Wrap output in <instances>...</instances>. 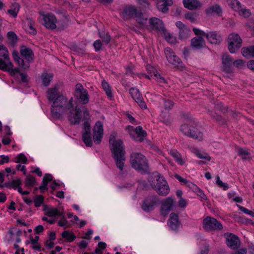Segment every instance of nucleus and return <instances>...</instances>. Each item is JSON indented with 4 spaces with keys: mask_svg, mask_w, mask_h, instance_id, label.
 Instances as JSON below:
<instances>
[{
    "mask_svg": "<svg viewBox=\"0 0 254 254\" xmlns=\"http://www.w3.org/2000/svg\"><path fill=\"white\" fill-rule=\"evenodd\" d=\"M74 111L72 98L68 100L64 96H61L51 105V112L54 118L59 119L66 116L71 124H79L80 111L76 110L75 114H73Z\"/></svg>",
    "mask_w": 254,
    "mask_h": 254,
    "instance_id": "1",
    "label": "nucleus"
},
{
    "mask_svg": "<svg viewBox=\"0 0 254 254\" xmlns=\"http://www.w3.org/2000/svg\"><path fill=\"white\" fill-rule=\"evenodd\" d=\"M109 143L116 165L120 171H122L126 160V151L123 142L121 139H116L115 136L112 134L110 137Z\"/></svg>",
    "mask_w": 254,
    "mask_h": 254,
    "instance_id": "2",
    "label": "nucleus"
},
{
    "mask_svg": "<svg viewBox=\"0 0 254 254\" xmlns=\"http://www.w3.org/2000/svg\"><path fill=\"white\" fill-rule=\"evenodd\" d=\"M130 163L134 169L141 173L148 171L149 164L146 157L138 152H132L130 156Z\"/></svg>",
    "mask_w": 254,
    "mask_h": 254,
    "instance_id": "3",
    "label": "nucleus"
},
{
    "mask_svg": "<svg viewBox=\"0 0 254 254\" xmlns=\"http://www.w3.org/2000/svg\"><path fill=\"white\" fill-rule=\"evenodd\" d=\"M181 132L185 135L197 139H203V132L197 127L196 124L191 121H187L180 127Z\"/></svg>",
    "mask_w": 254,
    "mask_h": 254,
    "instance_id": "4",
    "label": "nucleus"
},
{
    "mask_svg": "<svg viewBox=\"0 0 254 254\" xmlns=\"http://www.w3.org/2000/svg\"><path fill=\"white\" fill-rule=\"evenodd\" d=\"M181 132L185 135L197 139H203V132L197 127L196 124L191 121H187L180 127Z\"/></svg>",
    "mask_w": 254,
    "mask_h": 254,
    "instance_id": "5",
    "label": "nucleus"
},
{
    "mask_svg": "<svg viewBox=\"0 0 254 254\" xmlns=\"http://www.w3.org/2000/svg\"><path fill=\"white\" fill-rule=\"evenodd\" d=\"M151 179L150 185L159 195L166 196L169 193V186L164 177L155 176Z\"/></svg>",
    "mask_w": 254,
    "mask_h": 254,
    "instance_id": "6",
    "label": "nucleus"
},
{
    "mask_svg": "<svg viewBox=\"0 0 254 254\" xmlns=\"http://www.w3.org/2000/svg\"><path fill=\"white\" fill-rule=\"evenodd\" d=\"M74 96L79 103L85 105L89 102V96L87 90L80 83L75 85Z\"/></svg>",
    "mask_w": 254,
    "mask_h": 254,
    "instance_id": "7",
    "label": "nucleus"
},
{
    "mask_svg": "<svg viewBox=\"0 0 254 254\" xmlns=\"http://www.w3.org/2000/svg\"><path fill=\"white\" fill-rule=\"evenodd\" d=\"M242 40L237 34L232 33L228 37V49L231 53H234L241 47Z\"/></svg>",
    "mask_w": 254,
    "mask_h": 254,
    "instance_id": "8",
    "label": "nucleus"
},
{
    "mask_svg": "<svg viewBox=\"0 0 254 254\" xmlns=\"http://www.w3.org/2000/svg\"><path fill=\"white\" fill-rule=\"evenodd\" d=\"M193 31L196 35L205 36L211 44H217L220 43L221 41L220 36L216 32L211 31L208 33H206L199 29L195 28L193 29Z\"/></svg>",
    "mask_w": 254,
    "mask_h": 254,
    "instance_id": "9",
    "label": "nucleus"
},
{
    "mask_svg": "<svg viewBox=\"0 0 254 254\" xmlns=\"http://www.w3.org/2000/svg\"><path fill=\"white\" fill-rule=\"evenodd\" d=\"M203 228L207 231L220 230L222 229V225L216 219L207 217L203 221Z\"/></svg>",
    "mask_w": 254,
    "mask_h": 254,
    "instance_id": "10",
    "label": "nucleus"
},
{
    "mask_svg": "<svg viewBox=\"0 0 254 254\" xmlns=\"http://www.w3.org/2000/svg\"><path fill=\"white\" fill-rule=\"evenodd\" d=\"M11 68L12 63L9 61L8 52L3 45H0V69Z\"/></svg>",
    "mask_w": 254,
    "mask_h": 254,
    "instance_id": "11",
    "label": "nucleus"
},
{
    "mask_svg": "<svg viewBox=\"0 0 254 254\" xmlns=\"http://www.w3.org/2000/svg\"><path fill=\"white\" fill-rule=\"evenodd\" d=\"M159 198L156 195H150L146 197L141 205L142 209L145 212L152 210L158 204Z\"/></svg>",
    "mask_w": 254,
    "mask_h": 254,
    "instance_id": "12",
    "label": "nucleus"
},
{
    "mask_svg": "<svg viewBox=\"0 0 254 254\" xmlns=\"http://www.w3.org/2000/svg\"><path fill=\"white\" fill-rule=\"evenodd\" d=\"M164 52L168 61L173 65L177 67H182L183 63L181 59L177 57L171 48L167 47L165 49Z\"/></svg>",
    "mask_w": 254,
    "mask_h": 254,
    "instance_id": "13",
    "label": "nucleus"
},
{
    "mask_svg": "<svg viewBox=\"0 0 254 254\" xmlns=\"http://www.w3.org/2000/svg\"><path fill=\"white\" fill-rule=\"evenodd\" d=\"M93 138L94 142L96 144H100L101 142L103 134V125L100 121L96 123L93 128Z\"/></svg>",
    "mask_w": 254,
    "mask_h": 254,
    "instance_id": "14",
    "label": "nucleus"
},
{
    "mask_svg": "<svg viewBox=\"0 0 254 254\" xmlns=\"http://www.w3.org/2000/svg\"><path fill=\"white\" fill-rule=\"evenodd\" d=\"M129 91L131 97L142 109L144 110L147 108V105L138 89L132 87Z\"/></svg>",
    "mask_w": 254,
    "mask_h": 254,
    "instance_id": "15",
    "label": "nucleus"
},
{
    "mask_svg": "<svg viewBox=\"0 0 254 254\" xmlns=\"http://www.w3.org/2000/svg\"><path fill=\"white\" fill-rule=\"evenodd\" d=\"M129 135L135 140L141 142L146 136L147 133L143 130L141 126H138L135 128L131 127V129L129 131Z\"/></svg>",
    "mask_w": 254,
    "mask_h": 254,
    "instance_id": "16",
    "label": "nucleus"
},
{
    "mask_svg": "<svg viewBox=\"0 0 254 254\" xmlns=\"http://www.w3.org/2000/svg\"><path fill=\"white\" fill-rule=\"evenodd\" d=\"M225 238L226 240V244L228 247L232 249H237L240 245V241L239 238L236 235L232 234L226 233L224 234Z\"/></svg>",
    "mask_w": 254,
    "mask_h": 254,
    "instance_id": "17",
    "label": "nucleus"
},
{
    "mask_svg": "<svg viewBox=\"0 0 254 254\" xmlns=\"http://www.w3.org/2000/svg\"><path fill=\"white\" fill-rule=\"evenodd\" d=\"M84 132L82 133V140L86 146L90 147L92 145V140L91 137L90 125L88 121H84L83 125Z\"/></svg>",
    "mask_w": 254,
    "mask_h": 254,
    "instance_id": "18",
    "label": "nucleus"
},
{
    "mask_svg": "<svg viewBox=\"0 0 254 254\" xmlns=\"http://www.w3.org/2000/svg\"><path fill=\"white\" fill-rule=\"evenodd\" d=\"M176 26L179 29V37L182 41L187 39L190 36L191 30L181 21H177Z\"/></svg>",
    "mask_w": 254,
    "mask_h": 254,
    "instance_id": "19",
    "label": "nucleus"
},
{
    "mask_svg": "<svg viewBox=\"0 0 254 254\" xmlns=\"http://www.w3.org/2000/svg\"><path fill=\"white\" fill-rule=\"evenodd\" d=\"M174 205V200L171 197H167L163 199L161 206V214L163 216L168 215L169 212L172 210Z\"/></svg>",
    "mask_w": 254,
    "mask_h": 254,
    "instance_id": "20",
    "label": "nucleus"
},
{
    "mask_svg": "<svg viewBox=\"0 0 254 254\" xmlns=\"http://www.w3.org/2000/svg\"><path fill=\"white\" fill-rule=\"evenodd\" d=\"M148 29H155L158 31H162L163 32L166 29L164 28L163 22L161 20L156 18L152 17L148 21Z\"/></svg>",
    "mask_w": 254,
    "mask_h": 254,
    "instance_id": "21",
    "label": "nucleus"
},
{
    "mask_svg": "<svg viewBox=\"0 0 254 254\" xmlns=\"http://www.w3.org/2000/svg\"><path fill=\"white\" fill-rule=\"evenodd\" d=\"M43 19V24L47 28L54 29L56 28L57 19L52 14H41Z\"/></svg>",
    "mask_w": 254,
    "mask_h": 254,
    "instance_id": "22",
    "label": "nucleus"
},
{
    "mask_svg": "<svg viewBox=\"0 0 254 254\" xmlns=\"http://www.w3.org/2000/svg\"><path fill=\"white\" fill-rule=\"evenodd\" d=\"M139 10L135 6L132 5H127L124 7L122 12V15L125 19H130L135 17Z\"/></svg>",
    "mask_w": 254,
    "mask_h": 254,
    "instance_id": "23",
    "label": "nucleus"
},
{
    "mask_svg": "<svg viewBox=\"0 0 254 254\" xmlns=\"http://www.w3.org/2000/svg\"><path fill=\"white\" fill-rule=\"evenodd\" d=\"M61 96H64L61 94L59 90V86H55L54 87L49 88L47 92V97L49 101L54 102L57 100Z\"/></svg>",
    "mask_w": 254,
    "mask_h": 254,
    "instance_id": "24",
    "label": "nucleus"
},
{
    "mask_svg": "<svg viewBox=\"0 0 254 254\" xmlns=\"http://www.w3.org/2000/svg\"><path fill=\"white\" fill-rule=\"evenodd\" d=\"M233 59L228 55H223L222 57V63L223 69L226 72H232V65Z\"/></svg>",
    "mask_w": 254,
    "mask_h": 254,
    "instance_id": "25",
    "label": "nucleus"
},
{
    "mask_svg": "<svg viewBox=\"0 0 254 254\" xmlns=\"http://www.w3.org/2000/svg\"><path fill=\"white\" fill-rule=\"evenodd\" d=\"M20 54L23 61L25 60L27 63L25 64L29 65V63L32 61L34 55L32 51L25 46H22L20 50Z\"/></svg>",
    "mask_w": 254,
    "mask_h": 254,
    "instance_id": "26",
    "label": "nucleus"
},
{
    "mask_svg": "<svg viewBox=\"0 0 254 254\" xmlns=\"http://www.w3.org/2000/svg\"><path fill=\"white\" fill-rule=\"evenodd\" d=\"M172 4V0H157L156 3L158 9L163 13L168 12V6Z\"/></svg>",
    "mask_w": 254,
    "mask_h": 254,
    "instance_id": "27",
    "label": "nucleus"
},
{
    "mask_svg": "<svg viewBox=\"0 0 254 254\" xmlns=\"http://www.w3.org/2000/svg\"><path fill=\"white\" fill-rule=\"evenodd\" d=\"M134 18L137 23H138L142 28H146V27H148V20L147 18L143 15L141 11L139 10L138 11Z\"/></svg>",
    "mask_w": 254,
    "mask_h": 254,
    "instance_id": "28",
    "label": "nucleus"
},
{
    "mask_svg": "<svg viewBox=\"0 0 254 254\" xmlns=\"http://www.w3.org/2000/svg\"><path fill=\"white\" fill-rule=\"evenodd\" d=\"M168 223L170 229L173 230H177L179 225L178 215L174 213H171Z\"/></svg>",
    "mask_w": 254,
    "mask_h": 254,
    "instance_id": "29",
    "label": "nucleus"
},
{
    "mask_svg": "<svg viewBox=\"0 0 254 254\" xmlns=\"http://www.w3.org/2000/svg\"><path fill=\"white\" fill-rule=\"evenodd\" d=\"M184 7L190 10L195 9L201 6V3L198 0H183Z\"/></svg>",
    "mask_w": 254,
    "mask_h": 254,
    "instance_id": "30",
    "label": "nucleus"
},
{
    "mask_svg": "<svg viewBox=\"0 0 254 254\" xmlns=\"http://www.w3.org/2000/svg\"><path fill=\"white\" fill-rule=\"evenodd\" d=\"M201 36L194 37L191 40V45L195 49H200L205 45V41Z\"/></svg>",
    "mask_w": 254,
    "mask_h": 254,
    "instance_id": "31",
    "label": "nucleus"
},
{
    "mask_svg": "<svg viewBox=\"0 0 254 254\" xmlns=\"http://www.w3.org/2000/svg\"><path fill=\"white\" fill-rule=\"evenodd\" d=\"M222 11V10L220 5L218 4L210 5L205 9V12L207 14L215 13L219 15L221 14Z\"/></svg>",
    "mask_w": 254,
    "mask_h": 254,
    "instance_id": "32",
    "label": "nucleus"
},
{
    "mask_svg": "<svg viewBox=\"0 0 254 254\" xmlns=\"http://www.w3.org/2000/svg\"><path fill=\"white\" fill-rule=\"evenodd\" d=\"M44 211L45 214L49 217L63 216V213L60 212L57 208L48 207L44 209Z\"/></svg>",
    "mask_w": 254,
    "mask_h": 254,
    "instance_id": "33",
    "label": "nucleus"
},
{
    "mask_svg": "<svg viewBox=\"0 0 254 254\" xmlns=\"http://www.w3.org/2000/svg\"><path fill=\"white\" fill-rule=\"evenodd\" d=\"M12 56L14 61L16 62L21 68L24 69L29 68V65L28 64H25L24 62H23V59H22L19 57L17 52L13 51Z\"/></svg>",
    "mask_w": 254,
    "mask_h": 254,
    "instance_id": "34",
    "label": "nucleus"
},
{
    "mask_svg": "<svg viewBox=\"0 0 254 254\" xmlns=\"http://www.w3.org/2000/svg\"><path fill=\"white\" fill-rule=\"evenodd\" d=\"M170 155L172 156L177 163L180 165H183L185 161L182 158L181 154L176 150H171L169 152Z\"/></svg>",
    "mask_w": 254,
    "mask_h": 254,
    "instance_id": "35",
    "label": "nucleus"
},
{
    "mask_svg": "<svg viewBox=\"0 0 254 254\" xmlns=\"http://www.w3.org/2000/svg\"><path fill=\"white\" fill-rule=\"evenodd\" d=\"M20 5L18 3H13L11 4L10 8L7 10V13L12 17L15 18L17 16L19 11Z\"/></svg>",
    "mask_w": 254,
    "mask_h": 254,
    "instance_id": "36",
    "label": "nucleus"
},
{
    "mask_svg": "<svg viewBox=\"0 0 254 254\" xmlns=\"http://www.w3.org/2000/svg\"><path fill=\"white\" fill-rule=\"evenodd\" d=\"M53 77V74L51 73L43 72L41 75V79L43 84L45 86H48Z\"/></svg>",
    "mask_w": 254,
    "mask_h": 254,
    "instance_id": "37",
    "label": "nucleus"
},
{
    "mask_svg": "<svg viewBox=\"0 0 254 254\" xmlns=\"http://www.w3.org/2000/svg\"><path fill=\"white\" fill-rule=\"evenodd\" d=\"M239 9L237 10V12L242 17L244 18H248L251 15V12L250 9L246 8L244 6H242V4L239 7Z\"/></svg>",
    "mask_w": 254,
    "mask_h": 254,
    "instance_id": "38",
    "label": "nucleus"
},
{
    "mask_svg": "<svg viewBox=\"0 0 254 254\" xmlns=\"http://www.w3.org/2000/svg\"><path fill=\"white\" fill-rule=\"evenodd\" d=\"M175 177L180 182L183 183L184 184H185L191 188L192 189L194 190H196L197 189H198V188L193 183L188 181L186 179L183 178L181 176H180L179 175H175Z\"/></svg>",
    "mask_w": 254,
    "mask_h": 254,
    "instance_id": "39",
    "label": "nucleus"
},
{
    "mask_svg": "<svg viewBox=\"0 0 254 254\" xmlns=\"http://www.w3.org/2000/svg\"><path fill=\"white\" fill-rule=\"evenodd\" d=\"M193 152L199 159H204L208 161H210L211 159V157L207 153L205 152H201L200 150L196 148L193 149Z\"/></svg>",
    "mask_w": 254,
    "mask_h": 254,
    "instance_id": "40",
    "label": "nucleus"
},
{
    "mask_svg": "<svg viewBox=\"0 0 254 254\" xmlns=\"http://www.w3.org/2000/svg\"><path fill=\"white\" fill-rule=\"evenodd\" d=\"M102 86L108 98L111 99L113 97L111 88L109 83L105 80L102 82Z\"/></svg>",
    "mask_w": 254,
    "mask_h": 254,
    "instance_id": "41",
    "label": "nucleus"
},
{
    "mask_svg": "<svg viewBox=\"0 0 254 254\" xmlns=\"http://www.w3.org/2000/svg\"><path fill=\"white\" fill-rule=\"evenodd\" d=\"M21 184V180L18 179L17 180H13L11 182H9L4 184L3 186L7 187L9 189H16L18 187H19Z\"/></svg>",
    "mask_w": 254,
    "mask_h": 254,
    "instance_id": "42",
    "label": "nucleus"
},
{
    "mask_svg": "<svg viewBox=\"0 0 254 254\" xmlns=\"http://www.w3.org/2000/svg\"><path fill=\"white\" fill-rule=\"evenodd\" d=\"M62 237L68 242H71L76 239V236L73 233L69 232L67 231H65L63 232L62 234Z\"/></svg>",
    "mask_w": 254,
    "mask_h": 254,
    "instance_id": "43",
    "label": "nucleus"
},
{
    "mask_svg": "<svg viewBox=\"0 0 254 254\" xmlns=\"http://www.w3.org/2000/svg\"><path fill=\"white\" fill-rule=\"evenodd\" d=\"M228 5L234 10L237 11L241 6V2L238 0H227Z\"/></svg>",
    "mask_w": 254,
    "mask_h": 254,
    "instance_id": "44",
    "label": "nucleus"
},
{
    "mask_svg": "<svg viewBox=\"0 0 254 254\" xmlns=\"http://www.w3.org/2000/svg\"><path fill=\"white\" fill-rule=\"evenodd\" d=\"M238 154L242 157L243 159H249L251 158V154L245 148H240L238 150Z\"/></svg>",
    "mask_w": 254,
    "mask_h": 254,
    "instance_id": "45",
    "label": "nucleus"
},
{
    "mask_svg": "<svg viewBox=\"0 0 254 254\" xmlns=\"http://www.w3.org/2000/svg\"><path fill=\"white\" fill-rule=\"evenodd\" d=\"M76 110H79L80 111V114H79V117L81 119V114L83 113V120L85 121H89L90 119V115L87 111V110L85 108H83L82 110L80 109L79 108H75L74 109V111L73 112V114H75V112Z\"/></svg>",
    "mask_w": 254,
    "mask_h": 254,
    "instance_id": "46",
    "label": "nucleus"
},
{
    "mask_svg": "<svg viewBox=\"0 0 254 254\" xmlns=\"http://www.w3.org/2000/svg\"><path fill=\"white\" fill-rule=\"evenodd\" d=\"M164 36L165 37V39L171 44H175L177 42L176 38L172 35H171L169 33H168L166 30H165L163 32Z\"/></svg>",
    "mask_w": 254,
    "mask_h": 254,
    "instance_id": "47",
    "label": "nucleus"
},
{
    "mask_svg": "<svg viewBox=\"0 0 254 254\" xmlns=\"http://www.w3.org/2000/svg\"><path fill=\"white\" fill-rule=\"evenodd\" d=\"M99 36L103 40V41L106 44H108L111 40V37L108 33L104 32H99Z\"/></svg>",
    "mask_w": 254,
    "mask_h": 254,
    "instance_id": "48",
    "label": "nucleus"
},
{
    "mask_svg": "<svg viewBox=\"0 0 254 254\" xmlns=\"http://www.w3.org/2000/svg\"><path fill=\"white\" fill-rule=\"evenodd\" d=\"M35 183L36 181L33 177L30 175H28L26 177L25 181V185L27 187H31L35 185Z\"/></svg>",
    "mask_w": 254,
    "mask_h": 254,
    "instance_id": "49",
    "label": "nucleus"
},
{
    "mask_svg": "<svg viewBox=\"0 0 254 254\" xmlns=\"http://www.w3.org/2000/svg\"><path fill=\"white\" fill-rule=\"evenodd\" d=\"M26 31L32 35H35L37 33L36 29L34 27V24L30 20H28L27 21Z\"/></svg>",
    "mask_w": 254,
    "mask_h": 254,
    "instance_id": "50",
    "label": "nucleus"
},
{
    "mask_svg": "<svg viewBox=\"0 0 254 254\" xmlns=\"http://www.w3.org/2000/svg\"><path fill=\"white\" fill-rule=\"evenodd\" d=\"M14 162L16 163H22V164H27V158L26 156L23 154L20 153L16 157V160Z\"/></svg>",
    "mask_w": 254,
    "mask_h": 254,
    "instance_id": "51",
    "label": "nucleus"
},
{
    "mask_svg": "<svg viewBox=\"0 0 254 254\" xmlns=\"http://www.w3.org/2000/svg\"><path fill=\"white\" fill-rule=\"evenodd\" d=\"M60 217H61V220L59 221L58 225L61 227H64V228L69 227V223L64 217L63 213V216H60Z\"/></svg>",
    "mask_w": 254,
    "mask_h": 254,
    "instance_id": "52",
    "label": "nucleus"
},
{
    "mask_svg": "<svg viewBox=\"0 0 254 254\" xmlns=\"http://www.w3.org/2000/svg\"><path fill=\"white\" fill-rule=\"evenodd\" d=\"M7 37L8 40L12 44H14L17 42V36L13 32H8L7 34Z\"/></svg>",
    "mask_w": 254,
    "mask_h": 254,
    "instance_id": "53",
    "label": "nucleus"
},
{
    "mask_svg": "<svg viewBox=\"0 0 254 254\" xmlns=\"http://www.w3.org/2000/svg\"><path fill=\"white\" fill-rule=\"evenodd\" d=\"M44 197L42 195H37L34 199V202L35 207L40 206L44 201Z\"/></svg>",
    "mask_w": 254,
    "mask_h": 254,
    "instance_id": "54",
    "label": "nucleus"
},
{
    "mask_svg": "<svg viewBox=\"0 0 254 254\" xmlns=\"http://www.w3.org/2000/svg\"><path fill=\"white\" fill-rule=\"evenodd\" d=\"M242 55L246 58L251 57V46L247 48H243L241 50Z\"/></svg>",
    "mask_w": 254,
    "mask_h": 254,
    "instance_id": "55",
    "label": "nucleus"
},
{
    "mask_svg": "<svg viewBox=\"0 0 254 254\" xmlns=\"http://www.w3.org/2000/svg\"><path fill=\"white\" fill-rule=\"evenodd\" d=\"M216 184L219 187L223 188L224 190H227L229 188L227 184L224 183L221 181L220 177L218 176L216 177Z\"/></svg>",
    "mask_w": 254,
    "mask_h": 254,
    "instance_id": "56",
    "label": "nucleus"
},
{
    "mask_svg": "<svg viewBox=\"0 0 254 254\" xmlns=\"http://www.w3.org/2000/svg\"><path fill=\"white\" fill-rule=\"evenodd\" d=\"M233 65L239 68H241L245 66V62L242 60H238L233 62Z\"/></svg>",
    "mask_w": 254,
    "mask_h": 254,
    "instance_id": "57",
    "label": "nucleus"
},
{
    "mask_svg": "<svg viewBox=\"0 0 254 254\" xmlns=\"http://www.w3.org/2000/svg\"><path fill=\"white\" fill-rule=\"evenodd\" d=\"M174 103L171 100H164V108L166 110H171L174 106Z\"/></svg>",
    "mask_w": 254,
    "mask_h": 254,
    "instance_id": "58",
    "label": "nucleus"
},
{
    "mask_svg": "<svg viewBox=\"0 0 254 254\" xmlns=\"http://www.w3.org/2000/svg\"><path fill=\"white\" fill-rule=\"evenodd\" d=\"M93 46L96 52L100 51L102 46V42L100 40H97L93 43Z\"/></svg>",
    "mask_w": 254,
    "mask_h": 254,
    "instance_id": "59",
    "label": "nucleus"
},
{
    "mask_svg": "<svg viewBox=\"0 0 254 254\" xmlns=\"http://www.w3.org/2000/svg\"><path fill=\"white\" fill-rule=\"evenodd\" d=\"M238 207L242 212H243L244 213L249 214L250 216L254 217V212L253 211H252L243 206H241L240 205H238Z\"/></svg>",
    "mask_w": 254,
    "mask_h": 254,
    "instance_id": "60",
    "label": "nucleus"
},
{
    "mask_svg": "<svg viewBox=\"0 0 254 254\" xmlns=\"http://www.w3.org/2000/svg\"><path fill=\"white\" fill-rule=\"evenodd\" d=\"M178 206L181 208H185L187 205V202L186 200L183 197L180 198L178 202Z\"/></svg>",
    "mask_w": 254,
    "mask_h": 254,
    "instance_id": "61",
    "label": "nucleus"
},
{
    "mask_svg": "<svg viewBox=\"0 0 254 254\" xmlns=\"http://www.w3.org/2000/svg\"><path fill=\"white\" fill-rule=\"evenodd\" d=\"M137 1L143 7L148 8L149 7L150 3L148 0H137Z\"/></svg>",
    "mask_w": 254,
    "mask_h": 254,
    "instance_id": "62",
    "label": "nucleus"
},
{
    "mask_svg": "<svg viewBox=\"0 0 254 254\" xmlns=\"http://www.w3.org/2000/svg\"><path fill=\"white\" fill-rule=\"evenodd\" d=\"M13 247L16 250V251L15 254H25L24 252V250L23 248L20 249L18 244H14L13 245Z\"/></svg>",
    "mask_w": 254,
    "mask_h": 254,
    "instance_id": "63",
    "label": "nucleus"
},
{
    "mask_svg": "<svg viewBox=\"0 0 254 254\" xmlns=\"http://www.w3.org/2000/svg\"><path fill=\"white\" fill-rule=\"evenodd\" d=\"M146 70L149 74H150L151 77L153 76V74L156 71V69L151 65H147L146 66Z\"/></svg>",
    "mask_w": 254,
    "mask_h": 254,
    "instance_id": "64",
    "label": "nucleus"
}]
</instances>
